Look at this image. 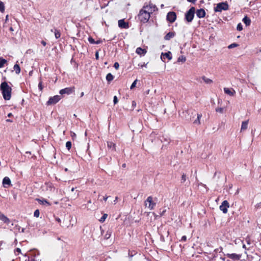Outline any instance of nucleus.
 I'll return each instance as SVG.
<instances>
[{
  "label": "nucleus",
  "mask_w": 261,
  "mask_h": 261,
  "mask_svg": "<svg viewBox=\"0 0 261 261\" xmlns=\"http://www.w3.org/2000/svg\"><path fill=\"white\" fill-rule=\"evenodd\" d=\"M229 204L227 200H224L220 206V210L223 212V213L226 214L227 213V208L229 207Z\"/></svg>",
  "instance_id": "1a4fd4ad"
},
{
  "label": "nucleus",
  "mask_w": 261,
  "mask_h": 261,
  "mask_svg": "<svg viewBox=\"0 0 261 261\" xmlns=\"http://www.w3.org/2000/svg\"><path fill=\"white\" fill-rule=\"evenodd\" d=\"M56 220L58 222H61V220L60 218H56Z\"/></svg>",
  "instance_id": "13d9d810"
},
{
  "label": "nucleus",
  "mask_w": 261,
  "mask_h": 261,
  "mask_svg": "<svg viewBox=\"0 0 261 261\" xmlns=\"http://www.w3.org/2000/svg\"><path fill=\"white\" fill-rule=\"evenodd\" d=\"M55 36L56 39H58L59 38H60L61 36L60 32L59 30L55 29Z\"/></svg>",
  "instance_id": "2f4dec72"
},
{
  "label": "nucleus",
  "mask_w": 261,
  "mask_h": 261,
  "mask_svg": "<svg viewBox=\"0 0 261 261\" xmlns=\"http://www.w3.org/2000/svg\"><path fill=\"white\" fill-rule=\"evenodd\" d=\"M243 22L246 24V26L250 25L251 23V20L247 16H245L244 18L243 19Z\"/></svg>",
  "instance_id": "4be33fe9"
},
{
  "label": "nucleus",
  "mask_w": 261,
  "mask_h": 261,
  "mask_svg": "<svg viewBox=\"0 0 261 261\" xmlns=\"http://www.w3.org/2000/svg\"><path fill=\"white\" fill-rule=\"evenodd\" d=\"M114 79L113 75L111 73H108L106 76V80L108 82H110Z\"/></svg>",
  "instance_id": "bb28decb"
},
{
  "label": "nucleus",
  "mask_w": 261,
  "mask_h": 261,
  "mask_svg": "<svg viewBox=\"0 0 261 261\" xmlns=\"http://www.w3.org/2000/svg\"><path fill=\"white\" fill-rule=\"evenodd\" d=\"M118 26L123 29H127L129 27L128 23L125 22L124 19H120L118 21Z\"/></svg>",
  "instance_id": "4468645a"
},
{
  "label": "nucleus",
  "mask_w": 261,
  "mask_h": 261,
  "mask_svg": "<svg viewBox=\"0 0 261 261\" xmlns=\"http://www.w3.org/2000/svg\"><path fill=\"white\" fill-rule=\"evenodd\" d=\"M138 17L141 22L145 23L148 21L150 17V13L143 7L139 11Z\"/></svg>",
  "instance_id": "f03ea898"
},
{
  "label": "nucleus",
  "mask_w": 261,
  "mask_h": 261,
  "mask_svg": "<svg viewBox=\"0 0 261 261\" xmlns=\"http://www.w3.org/2000/svg\"><path fill=\"white\" fill-rule=\"evenodd\" d=\"M239 46V44L236 43H232L231 44H230L228 46V48L230 49V48H234V47H237Z\"/></svg>",
  "instance_id": "f704fd0d"
},
{
  "label": "nucleus",
  "mask_w": 261,
  "mask_h": 261,
  "mask_svg": "<svg viewBox=\"0 0 261 261\" xmlns=\"http://www.w3.org/2000/svg\"><path fill=\"white\" fill-rule=\"evenodd\" d=\"M74 89H75L74 87H70L65 88L64 89H61L59 93L61 95H63V94L69 95L74 91Z\"/></svg>",
  "instance_id": "423d86ee"
},
{
  "label": "nucleus",
  "mask_w": 261,
  "mask_h": 261,
  "mask_svg": "<svg viewBox=\"0 0 261 261\" xmlns=\"http://www.w3.org/2000/svg\"><path fill=\"white\" fill-rule=\"evenodd\" d=\"M165 58H167L169 60H171L172 59L171 53L170 51H168L167 53H162L161 55V59L163 61L165 62Z\"/></svg>",
  "instance_id": "f8f14e48"
},
{
  "label": "nucleus",
  "mask_w": 261,
  "mask_h": 261,
  "mask_svg": "<svg viewBox=\"0 0 261 261\" xmlns=\"http://www.w3.org/2000/svg\"><path fill=\"white\" fill-rule=\"evenodd\" d=\"M186 180V175L185 174L183 173L181 176V182H184Z\"/></svg>",
  "instance_id": "ea45409f"
},
{
  "label": "nucleus",
  "mask_w": 261,
  "mask_h": 261,
  "mask_svg": "<svg viewBox=\"0 0 261 261\" xmlns=\"http://www.w3.org/2000/svg\"><path fill=\"white\" fill-rule=\"evenodd\" d=\"M108 216V215L107 214H104L102 217L101 218V219H100V221L101 222H103L105 221L106 219L107 218Z\"/></svg>",
  "instance_id": "4c0bfd02"
},
{
  "label": "nucleus",
  "mask_w": 261,
  "mask_h": 261,
  "mask_svg": "<svg viewBox=\"0 0 261 261\" xmlns=\"http://www.w3.org/2000/svg\"><path fill=\"white\" fill-rule=\"evenodd\" d=\"M186 240H187V237L186 236H184L182 237L180 241L185 242Z\"/></svg>",
  "instance_id": "49530a36"
},
{
  "label": "nucleus",
  "mask_w": 261,
  "mask_h": 261,
  "mask_svg": "<svg viewBox=\"0 0 261 261\" xmlns=\"http://www.w3.org/2000/svg\"><path fill=\"white\" fill-rule=\"evenodd\" d=\"M95 57H96V59H98L99 57H98V53L97 51L95 53Z\"/></svg>",
  "instance_id": "864d4df0"
},
{
  "label": "nucleus",
  "mask_w": 261,
  "mask_h": 261,
  "mask_svg": "<svg viewBox=\"0 0 261 261\" xmlns=\"http://www.w3.org/2000/svg\"><path fill=\"white\" fill-rule=\"evenodd\" d=\"M166 209L164 210L162 212H160V216H163L165 214V213H166Z\"/></svg>",
  "instance_id": "de8ad7c7"
},
{
  "label": "nucleus",
  "mask_w": 261,
  "mask_h": 261,
  "mask_svg": "<svg viewBox=\"0 0 261 261\" xmlns=\"http://www.w3.org/2000/svg\"><path fill=\"white\" fill-rule=\"evenodd\" d=\"M167 20L170 23L174 22L176 19V14L174 12H169L167 15Z\"/></svg>",
  "instance_id": "6e6552de"
},
{
  "label": "nucleus",
  "mask_w": 261,
  "mask_h": 261,
  "mask_svg": "<svg viewBox=\"0 0 261 261\" xmlns=\"http://www.w3.org/2000/svg\"><path fill=\"white\" fill-rule=\"evenodd\" d=\"M108 198V196H104V197H103V200H104L105 201H106V200H107Z\"/></svg>",
  "instance_id": "4d7b16f0"
},
{
  "label": "nucleus",
  "mask_w": 261,
  "mask_h": 261,
  "mask_svg": "<svg viewBox=\"0 0 261 261\" xmlns=\"http://www.w3.org/2000/svg\"><path fill=\"white\" fill-rule=\"evenodd\" d=\"M8 19V15H7L6 17V21H7Z\"/></svg>",
  "instance_id": "0e129e2a"
},
{
  "label": "nucleus",
  "mask_w": 261,
  "mask_h": 261,
  "mask_svg": "<svg viewBox=\"0 0 261 261\" xmlns=\"http://www.w3.org/2000/svg\"><path fill=\"white\" fill-rule=\"evenodd\" d=\"M186 61V58L184 56H181L179 57V58L177 59V62H181L182 63L185 62Z\"/></svg>",
  "instance_id": "7c9ffc66"
},
{
  "label": "nucleus",
  "mask_w": 261,
  "mask_h": 261,
  "mask_svg": "<svg viewBox=\"0 0 261 261\" xmlns=\"http://www.w3.org/2000/svg\"><path fill=\"white\" fill-rule=\"evenodd\" d=\"M16 251H17V252H20V251H21L20 249V248H16Z\"/></svg>",
  "instance_id": "6e6d98bb"
},
{
  "label": "nucleus",
  "mask_w": 261,
  "mask_h": 261,
  "mask_svg": "<svg viewBox=\"0 0 261 261\" xmlns=\"http://www.w3.org/2000/svg\"><path fill=\"white\" fill-rule=\"evenodd\" d=\"M260 206H261V202L257 203V204L255 205V207H256V208H258V207H260Z\"/></svg>",
  "instance_id": "8fccbe9b"
},
{
  "label": "nucleus",
  "mask_w": 261,
  "mask_h": 261,
  "mask_svg": "<svg viewBox=\"0 0 261 261\" xmlns=\"http://www.w3.org/2000/svg\"><path fill=\"white\" fill-rule=\"evenodd\" d=\"M7 60L3 58H0V68L3 67L5 63H7Z\"/></svg>",
  "instance_id": "c756f323"
},
{
  "label": "nucleus",
  "mask_w": 261,
  "mask_h": 261,
  "mask_svg": "<svg viewBox=\"0 0 261 261\" xmlns=\"http://www.w3.org/2000/svg\"><path fill=\"white\" fill-rule=\"evenodd\" d=\"M9 30H10V31H11V32H12V31H14V30H13V28H12V27H10V29H9Z\"/></svg>",
  "instance_id": "bf43d9fd"
},
{
  "label": "nucleus",
  "mask_w": 261,
  "mask_h": 261,
  "mask_svg": "<svg viewBox=\"0 0 261 261\" xmlns=\"http://www.w3.org/2000/svg\"><path fill=\"white\" fill-rule=\"evenodd\" d=\"M101 42H102V41L100 40H97L96 41H95V43L94 44H99V43H100Z\"/></svg>",
  "instance_id": "09e8293b"
},
{
  "label": "nucleus",
  "mask_w": 261,
  "mask_h": 261,
  "mask_svg": "<svg viewBox=\"0 0 261 261\" xmlns=\"http://www.w3.org/2000/svg\"><path fill=\"white\" fill-rule=\"evenodd\" d=\"M161 141L165 144L164 145H166L167 144H169L170 139L168 136H163L161 139Z\"/></svg>",
  "instance_id": "6ab92c4d"
},
{
  "label": "nucleus",
  "mask_w": 261,
  "mask_h": 261,
  "mask_svg": "<svg viewBox=\"0 0 261 261\" xmlns=\"http://www.w3.org/2000/svg\"><path fill=\"white\" fill-rule=\"evenodd\" d=\"M175 35V33L174 32H170L168 34H167L164 37L165 40H169L171 38L174 37Z\"/></svg>",
  "instance_id": "a211bd4d"
},
{
  "label": "nucleus",
  "mask_w": 261,
  "mask_h": 261,
  "mask_svg": "<svg viewBox=\"0 0 261 261\" xmlns=\"http://www.w3.org/2000/svg\"><path fill=\"white\" fill-rule=\"evenodd\" d=\"M107 145L108 148L110 149H112V150L115 149V144L112 142H108Z\"/></svg>",
  "instance_id": "a878e982"
},
{
  "label": "nucleus",
  "mask_w": 261,
  "mask_h": 261,
  "mask_svg": "<svg viewBox=\"0 0 261 261\" xmlns=\"http://www.w3.org/2000/svg\"><path fill=\"white\" fill-rule=\"evenodd\" d=\"M84 93L83 92H82L81 93V97H82L83 95H84Z\"/></svg>",
  "instance_id": "e2e57ef3"
},
{
  "label": "nucleus",
  "mask_w": 261,
  "mask_h": 261,
  "mask_svg": "<svg viewBox=\"0 0 261 261\" xmlns=\"http://www.w3.org/2000/svg\"><path fill=\"white\" fill-rule=\"evenodd\" d=\"M249 120H247L246 121H243L241 125V130H246L248 127V124Z\"/></svg>",
  "instance_id": "aec40b11"
},
{
  "label": "nucleus",
  "mask_w": 261,
  "mask_h": 261,
  "mask_svg": "<svg viewBox=\"0 0 261 261\" xmlns=\"http://www.w3.org/2000/svg\"><path fill=\"white\" fill-rule=\"evenodd\" d=\"M0 220L6 224H9L10 222L9 219L1 213H0Z\"/></svg>",
  "instance_id": "f3484780"
},
{
  "label": "nucleus",
  "mask_w": 261,
  "mask_h": 261,
  "mask_svg": "<svg viewBox=\"0 0 261 261\" xmlns=\"http://www.w3.org/2000/svg\"><path fill=\"white\" fill-rule=\"evenodd\" d=\"M147 203H149L148 208L150 210H152L154 209V208L156 205V203L153 201V198L152 196H150L148 197L146 199V200H145V204L146 206L147 205Z\"/></svg>",
  "instance_id": "39448f33"
},
{
  "label": "nucleus",
  "mask_w": 261,
  "mask_h": 261,
  "mask_svg": "<svg viewBox=\"0 0 261 261\" xmlns=\"http://www.w3.org/2000/svg\"><path fill=\"white\" fill-rule=\"evenodd\" d=\"M147 64L144 63L143 65H141V67H146Z\"/></svg>",
  "instance_id": "680f3d73"
},
{
  "label": "nucleus",
  "mask_w": 261,
  "mask_h": 261,
  "mask_svg": "<svg viewBox=\"0 0 261 261\" xmlns=\"http://www.w3.org/2000/svg\"><path fill=\"white\" fill-rule=\"evenodd\" d=\"M112 230L111 229H108L107 232H106V233L105 234V239H108L110 238L111 236V234H112Z\"/></svg>",
  "instance_id": "393cba45"
},
{
  "label": "nucleus",
  "mask_w": 261,
  "mask_h": 261,
  "mask_svg": "<svg viewBox=\"0 0 261 261\" xmlns=\"http://www.w3.org/2000/svg\"><path fill=\"white\" fill-rule=\"evenodd\" d=\"M136 53L138 54V55H144L146 53V50L144 49H142V48L141 47H138L137 49H136Z\"/></svg>",
  "instance_id": "412c9836"
},
{
  "label": "nucleus",
  "mask_w": 261,
  "mask_h": 261,
  "mask_svg": "<svg viewBox=\"0 0 261 261\" xmlns=\"http://www.w3.org/2000/svg\"><path fill=\"white\" fill-rule=\"evenodd\" d=\"M0 90L5 100H9L11 97L12 88L6 82H2L0 85Z\"/></svg>",
  "instance_id": "f257e3e1"
},
{
  "label": "nucleus",
  "mask_w": 261,
  "mask_h": 261,
  "mask_svg": "<svg viewBox=\"0 0 261 261\" xmlns=\"http://www.w3.org/2000/svg\"><path fill=\"white\" fill-rule=\"evenodd\" d=\"M226 256L228 258H229L234 261L239 260L242 257L241 254H237L236 253H231V254L227 253L226 254Z\"/></svg>",
  "instance_id": "9b49d317"
},
{
  "label": "nucleus",
  "mask_w": 261,
  "mask_h": 261,
  "mask_svg": "<svg viewBox=\"0 0 261 261\" xmlns=\"http://www.w3.org/2000/svg\"><path fill=\"white\" fill-rule=\"evenodd\" d=\"M88 41L91 44H94L95 43V41L94 40V39H93V38H92L91 37H89L88 38Z\"/></svg>",
  "instance_id": "79ce46f5"
},
{
  "label": "nucleus",
  "mask_w": 261,
  "mask_h": 261,
  "mask_svg": "<svg viewBox=\"0 0 261 261\" xmlns=\"http://www.w3.org/2000/svg\"><path fill=\"white\" fill-rule=\"evenodd\" d=\"M21 232H24V228H22Z\"/></svg>",
  "instance_id": "338daca9"
},
{
  "label": "nucleus",
  "mask_w": 261,
  "mask_h": 261,
  "mask_svg": "<svg viewBox=\"0 0 261 261\" xmlns=\"http://www.w3.org/2000/svg\"><path fill=\"white\" fill-rule=\"evenodd\" d=\"M196 16L199 18H203L205 16V12L203 9H198L196 12Z\"/></svg>",
  "instance_id": "ddd939ff"
},
{
  "label": "nucleus",
  "mask_w": 261,
  "mask_h": 261,
  "mask_svg": "<svg viewBox=\"0 0 261 261\" xmlns=\"http://www.w3.org/2000/svg\"><path fill=\"white\" fill-rule=\"evenodd\" d=\"M114 67L116 69H118L119 67V64L118 62H115L114 65Z\"/></svg>",
  "instance_id": "37998d69"
},
{
  "label": "nucleus",
  "mask_w": 261,
  "mask_h": 261,
  "mask_svg": "<svg viewBox=\"0 0 261 261\" xmlns=\"http://www.w3.org/2000/svg\"><path fill=\"white\" fill-rule=\"evenodd\" d=\"M118 197H116L115 200H114V203L115 204L117 201Z\"/></svg>",
  "instance_id": "5fc2aeb1"
},
{
  "label": "nucleus",
  "mask_w": 261,
  "mask_h": 261,
  "mask_svg": "<svg viewBox=\"0 0 261 261\" xmlns=\"http://www.w3.org/2000/svg\"><path fill=\"white\" fill-rule=\"evenodd\" d=\"M13 69H14V70L15 71L16 73L18 74L20 73V68L19 67V66L16 64L14 65V67H13Z\"/></svg>",
  "instance_id": "b1692460"
},
{
  "label": "nucleus",
  "mask_w": 261,
  "mask_h": 261,
  "mask_svg": "<svg viewBox=\"0 0 261 261\" xmlns=\"http://www.w3.org/2000/svg\"><path fill=\"white\" fill-rule=\"evenodd\" d=\"M189 2L194 4L197 0H187Z\"/></svg>",
  "instance_id": "3c124183"
},
{
  "label": "nucleus",
  "mask_w": 261,
  "mask_h": 261,
  "mask_svg": "<svg viewBox=\"0 0 261 261\" xmlns=\"http://www.w3.org/2000/svg\"><path fill=\"white\" fill-rule=\"evenodd\" d=\"M195 12L194 7H191L185 14V19L188 22H191L193 20Z\"/></svg>",
  "instance_id": "7ed1b4c3"
},
{
  "label": "nucleus",
  "mask_w": 261,
  "mask_h": 261,
  "mask_svg": "<svg viewBox=\"0 0 261 261\" xmlns=\"http://www.w3.org/2000/svg\"><path fill=\"white\" fill-rule=\"evenodd\" d=\"M224 91L226 94L232 96H233L236 93L234 90L232 89H229L228 88H224Z\"/></svg>",
  "instance_id": "2eb2a0df"
},
{
  "label": "nucleus",
  "mask_w": 261,
  "mask_h": 261,
  "mask_svg": "<svg viewBox=\"0 0 261 261\" xmlns=\"http://www.w3.org/2000/svg\"><path fill=\"white\" fill-rule=\"evenodd\" d=\"M36 200L38 201L40 204H47L48 206L50 205V203L45 199H43L41 200L40 199H36Z\"/></svg>",
  "instance_id": "5701e85b"
},
{
  "label": "nucleus",
  "mask_w": 261,
  "mask_h": 261,
  "mask_svg": "<svg viewBox=\"0 0 261 261\" xmlns=\"http://www.w3.org/2000/svg\"><path fill=\"white\" fill-rule=\"evenodd\" d=\"M3 184L5 187H8L11 185V180L8 177H5L3 180Z\"/></svg>",
  "instance_id": "dca6fc26"
},
{
  "label": "nucleus",
  "mask_w": 261,
  "mask_h": 261,
  "mask_svg": "<svg viewBox=\"0 0 261 261\" xmlns=\"http://www.w3.org/2000/svg\"><path fill=\"white\" fill-rule=\"evenodd\" d=\"M229 9V6L227 2H222L219 3L217 5V6L214 8V11L221 12L222 10H227Z\"/></svg>",
  "instance_id": "20e7f679"
},
{
  "label": "nucleus",
  "mask_w": 261,
  "mask_h": 261,
  "mask_svg": "<svg viewBox=\"0 0 261 261\" xmlns=\"http://www.w3.org/2000/svg\"><path fill=\"white\" fill-rule=\"evenodd\" d=\"M202 80H203V81L206 83V84H210L211 83H213V81L208 78H207L205 76H203L202 77Z\"/></svg>",
  "instance_id": "cd10ccee"
},
{
  "label": "nucleus",
  "mask_w": 261,
  "mask_h": 261,
  "mask_svg": "<svg viewBox=\"0 0 261 261\" xmlns=\"http://www.w3.org/2000/svg\"><path fill=\"white\" fill-rule=\"evenodd\" d=\"M39 214H40V212H39V210H36L34 212V217L37 218L39 216Z\"/></svg>",
  "instance_id": "e433bc0d"
},
{
  "label": "nucleus",
  "mask_w": 261,
  "mask_h": 261,
  "mask_svg": "<svg viewBox=\"0 0 261 261\" xmlns=\"http://www.w3.org/2000/svg\"><path fill=\"white\" fill-rule=\"evenodd\" d=\"M113 101H114V103L115 105L118 103V98H117V96H115L114 97Z\"/></svg>",
  "instance_id": "c03bdc74"
},
{
  "label": "nucleus",
  "mask_w": 261,
  "mask_h": 261,
  "mask_svg": "<svg viewBox=\"0 0 261 261\" xmlns=\"http://www.w3.org/2000/svg\"><path fill=\"white\" fill-rule=\"evenodd\" d=\"M61 99V96L60 95H55L53 97H50L48 101L47 102V104L48 105H54L57 103L60 99Z\"/></svg>",
  "instance_id": "0eeeda50"
},
{
  "label": "nucleus",
  "mask_w": 261,
  "mask_h": 261,
  "mask_svg": "<svg viewBox=\"0 0 261 261\" xmlns=\"http://www.w3.org/2000/svg\"><path fill=\"white\" fill-rule=\"evenodd\" d=\"M216 111L222 114L224 112V109L223 108H218L216 109Z\"/></svg>",
  "instance_id": "c9c22d12"
},
{
  "label": "nucleus",
  "mask_w": 261,
  "mask_h": 261,
  "mask_svg": "<svg viewBox=\"0 0 261 261\" xmlns=\"http://www.w3.org/2000/svg\"><path fill=\"white\" fill-rule=\"evenodd\" d=\"M125 166H126L125 164H123L122 165V167H125Z\"/></svg>",
  "instance_id": "69168bd1"
},
{
  "label": "nucleus",
  "mask_w": 261,
  "mask_h": 261,
  "mask_svg": "<svg viewBox=\"0 0 261 261\" xmlns=\"http://www.w3.org/2000/svg\"><path fill=\"white\" fill-rule=\"evenodd\" d=\"M71 142L70 141H67L66 143V147L67 148L68 150H70V149L71 147Z\"/></svg>",
  "instance_id": "72a5a7b5"
},
{
  "label": "nucleus",
  "mask_w": 261,
  "mask_h": 261,
  "mask_svg": "<svg viewBox=\"0 0 261 261\" xmlns=\"http://www.w3.org/2000/svg\"><path fill=\"white\" fill-rule=\"evenodd\" d=\"M5 10L4 4L2 2H0V12H3Z\"/></svg>",
  "instance_id": "473e14b6"
},
{
  "label": "nucleus",
  "mask_w": 261,
  "mask_h": 261,
  "mask_svg": "<svg viewBox=\"0 0 261 261\" xmlns=\"http://www.w3.org/2000/svg\"><path fill=\"white\" fill-rule=\"evenodd\" d=\"M137 82V80H136L135 81H134V82L132 83V85L130 86V89H133L134 88H135L136 87Z\"/></svg>",
  "instance_id": "a19ab883"
},
{
  "label": "nucleus",
  "mask_w": 261,
  "mask_h": 261,
  "mask_svg": "<svg viewBox=\"0 0 261 261\" xmlns=\"http://www.w3.org/2000/svg\"><path fill=\"white\" fill-rule=\"evenodd\" d=\"M38 88L40 90H42L43 89V86L42 84V82H40L38 84Z\"/></svg>",
  "instance_id": "a18cd8bd"
},
{
  "label": "nucleus",
  "mask_w": 261,
  "mask_h": 261,
  "mask_svg": "<svg viewBox=\"0 0 261 261\" xmlns=\"http://www.w3.org/2000/svg\"><path fill=\"white\" fill-rule=\"evenodd\" d=\"M144 9L148 11V12L151 14L155 11L157 10V8L155 5L152 4H149L148 5H144L143 7Z\"/></svg>",
  "instance_id": "9d476101"
},
{
  "label": "nucleus",
  "mask_w": 261,
  "mask_h": 261,
  "mask_svg": "<svg viewBox=\"0 0 261 261\" xmlns=\"http://www.w3.org/2000/svg\"><path fill=\"white\" fill-rule=\"evenodd\" d=\"M41 44H42L43 46H45V45H46V43L44 41L42 40V41H41Z\"/></svg>",
  "instance_id": "603ef678"
},
{
  "label": "nucleus",
  "mask_w": 261,
  "mask_h": 261,
  "mask_svg": "<svg viewBox=\"0 0 261 261\" xmlns=\"http://www.w3.org/2000/svg\"><path fill=\"white\" fill-rule=\"evenodd\" d=\"M197 119L194 121V123L199 124H200L199 120L201 118V117H202V115L200 114H197Z\"/></svg>",
  "instance_id": "c85d7f7f"
},
{
  "label": "nucleus",
  "mask_w": 261,
  "mask_h": 261,
  "mask_svg": "<svg viewBox=\"0 0 261 261\" xmlns=\"http://www.w3.org/2000/svg\"><path fill=\"white\" fill-rule=\"evenodd\" d=\"M12 116V113H9V114H8V116L9 117H11Z\"/></svg>",
  "instance_id": "052dcab7"
},
{
  "label": "nucleus",
  "mask_w": 261,
  "mask_h": 261,
  "mask_svg": "<svg viewBox=\"0 0 261 261\" xmlns=\"http://www.w3.org/2000/svg\"><path fill=\"white\" fill-rule=\"evenodd\" d=\"M136 105V103L134 101H133V105Z\"/></svg>",
  "instance_id": "774afa93"
},
{
  "label": "nucleus",
  "mask_w": 261,
  "mask_h": 261,
  "mask_svg": "<svg viewBox=\"0 0 261 261\" xmlns=\"http://www.w3.org/2000/svg\"><path fill=\"white\" fill-rule=\"evenodd\" d=\"M237 30L239 31H241L243 30V27H242V25L241 23H239L238 25H237Z\"/></svg>",
  "instance_id": "58836bf2"
}]
</instances>
